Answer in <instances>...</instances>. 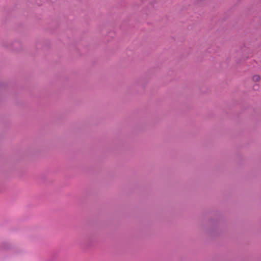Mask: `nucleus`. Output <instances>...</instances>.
Returning a JSON list of instances; mask_svg holds the SVG:
<instances>
[{
    "label": "nucleus",
    "mask_w": 261,
    "mask_h": 261,
    "mask_svg": "<svg viewBox=\"0 0 261 261\" xmlns=\"http://www.w3.org/2000/svg\"><path fill=\"white\" fill-rule=\"evenodd\" d=\"M260 76L258 75H255L252 77V80L254 82H258L260 80Z\"/></svg>",
    "instance_id": "obj_1"
}]
</instances>
